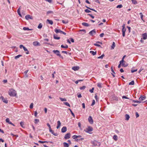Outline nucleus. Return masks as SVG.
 I'll use <instances>...</instances> for the list:
<instances>
[{"instance_id":"nucleus-30","label":"nucleus","mask_w":147,"mask_h":147,"mask_svg":"<svg viewBox=\"0 0 147 147\" xmlns=\"http://www.w3.org/2000/svg\"><path fill=\"white\" fill-rule=\"evenodd\" d=\"M47 21L48 22H49V23L51 25H52L53 24V22L51 20H50L48 19L47 20Z\"/></svg>"},{"instance_id":"nucleus-54","label":"nucleus","mask_w":147,"mask_h":147,"mask_svg":"<svg viewBox=\"0 0 147 147\" xmlns=\"http://www.w3.org/2000/svg\"><path fill=\"white\" fill-rule=\"evenodd\" d=\"M17 12L18 14L20 16L22 17V15H21V13H20V11L17 10Z\"/></svg>"},{"instance_id":"nucleus-22","label":"nucleus","mask_w":147,"mask_h":147,"mask_svg":"<svg viewBox=\"0 0 147 147\" xmlns=\"http://www.w3.org/2000/svg\"><path fill=\"white\" fill-rule=\"evenodd\" d=\"M130 100H132V102L134 103H140L141 102V101H139V100H133L131 99Z\"/></svg>"},{"instance_id":"nucleus-28","label":"nucleus","mask_w":147,"mask_h":147,"mask_svg":"<svg viewBox=\"0 0 147 147\" xmlns=\"http://www.w3.org/2000/svg\"><path fill=\"white\" fill-rule=\"evenodd\" d=\"M140 18L141 20L143 21V22H144V20H143V15L142 14V13H140Z\"/></svg>"},{"instance_id":"nucleus-62","label":"nucleus","mask_w":147,"mask_h":147,"mask_svg":"<svg viewBox=\"0 0 147 147\" xmlns=\"http://www.w3.org/2000/svg\"><path fill=\"white\" fill-rule=\"evenodd\" d=\"M20 125L23 127V126L24 125V123L23 122H22V121H21V122H20Z\"/></svg>"},{"instance_id":"nucleus-35","label":"nucleus","mask_w":147,"mask_h":147,"mask_svg":"<svg viewBox=\"0 0 147 147\" xmlns=\"http://www.w3.org/2000/svg\"><path fill=\"white\" fill-rule=\"evenodd\" d=\"M63 103H64V104L65 105H66V106H67L68 107H70V106L68 102H63Z\"/></svg>"},{"instance_id":"nucleus-1","label":"nucleus","mask_w":147,"mask_h":147,"mask_svg":"<svg viewBox=\"0 0 147 147\" xmlns=\"http://www.w3.org/2000/svg\"><path fill=\"white\" fill-rule=\"evenodd\" d=\"M8 94L11 96H15L16 95V91L13 89H10L8 92Z\"/></svg>"},{"instance_id":"nucleus-21","label":"nucleus","mask_w":147,"mask_h":147,"mask_svg":"<svg viewBox=\"0 0 147 147\" xmlns=\"http://www.w3.org/2000/svg\"><path fill=\"white\" fill-rule=\"evenodd\" d=\"M126 57V55H125L122 58V59L120 61V64H121V63H122L124 62V59Z\"/></svg>"},{"instance_id":"nucleus-17","label":"nucleus","mask_w":147,"mask_h":147,"mask_svg":"<svg viewBox=\"0 0 147 147\" xmlns=\"http://www.w3.org/2000/svg\"><path fill=\"white\" fill-rule=\"evenodd\" d=\"M72 69L76 71L78 70L79 69V67L78 66H74L72 67Z\"/></svg>"},{"instance_id":"nucleus-19","label":"nucleus","mask_w":147,"mask_h":147,"mask_svg":"<svg viewBox=\"0 0 147 147\" xmlns=\"http://www.w3.org/2000/svg\"><path fill=\"white\" fill-rule=\"evenodd\" d=\"M28 70H26L24 72V73L25 74V75L24 76V77L25 78H27L28 76V75L27 74V73L28 72Z\"/></svg>"},{"instance_id":"nucleus-40","label":"nucleus","mask_w":147,"mask_h":147,"mask_svg":"<svg viewBox=\"0 0 147 147\" xmlns=\"http://www.w3.org/2000/svg\"><path fill=\"white\" fill-rule=\"evenodd\" d=\"M113 100H116V101L118 100V98L116 96H114L113 97Z\"/></svg>"},{"instance_id":"nucleus-6","label":"nucleus","mask_w":147,"mask_h":147,"mask_svg":"<svg viewBox=\"0 0 147 147\" xmlns=\"http://www.w3.org/2000/svg\"><path fill=\"white\" fill-rule=\"evenodd\" d=\"M88 121L89 123L91 124H92L93 123V119L91 116H89L88 119Z\"/></svg>"},{"instance_id":"nucleus-60","label":"nucleus","mask_w":147,"mask_h":147,"mask_svg":"<svg viewBox=\"0 0 147 147\" xmlns=\"http://www.w3.org/2000/svg\"><path fill=\"white\" fill-rule=\"evenodd\" d=\"M111 71L114 74H115V72L113 70V66H112V67L111 68Z\"/></svg>"},{"instance_id":"nucleus-64","label":"nucleus","mask_w":147,"mask_h":147,"mask_svg":"<svg viewBox=\"0 0 147 147\" xmlns=\"http://www.w3.org/2000/svg\"><path fill=\"white\" fill-rule=\"evenodd\" d=\"M104 35V34L103 33H102L101 34H100V37H102Z\"/></svg>"},{"instance_id":"nucleus-32","label":"nucleus","mask_w":147,"mask_h":147,"mask_svg":"<svg viewBox=\"0 0 147 147\" xmlns=\"http://www.w3.org/2000/svg\"><path fill=\"white\" fill-rule=\"evenodd\" d=\"M61 47L62 48L67 49L68 48V46L67 45H66L65 46H64L63 45H61Z\"/></svg>"},{"instance_id":"nucleus-43","label":"nucleus","mask_w":147,"mask_h":147,"mask_svg":"<svg viewBox=\"0 0 147 147\" xmlns=\"http://www.w3.org/2000/svg\"><path fill=\"white\" fill-rule=\"evenodd\" d=\"M104 56H105V55L104 54H103L101 56L98 57L97 58L98 59H102L103 58V57H104Z\"/></svg>"},{"instance_id":"nucleus-5","label":"nucleus","mask_w":147,"mask_h":147,"mask_svg":"<svg viewBox=\"0 0 147 147\" xmlns=\"http://www.w3.org/2000/svg\"><path fill=\"white\" fill-rule=\"evenodd\" d=\"M93 130V129L92 128V127L89 126L86 129V132L87 133H89L90 132L92 131Z\"/></svg>"},{"instance_id":"nucleus-41","label":"nucleus","mask_w":147,"mask_h":147,"mask_svg":"<svg viewBox=\"0 0 147 147\" xmlns=\"http://www.w3.org/2000/svg\"><path fill=\"white\" fill-rule=\"evenodd\" d=\"M59 99L62 101H66L67 100L65 98H62L61 97H59Z\"/></svg>"},{"instance_id":"nucleus-4","label":"nucleus","mask_w":147,"mask_h":147,"mask_svg":"<svg viewBox=\"0 0 147 147\" xmlns=\"http://www.w3.org/2000/svg\"><path fill=\"white\" fill-rule=\"evenodd\" d=\"M91 143L93 146H97L98 144L99 145L100 144L99 142H98L97 141L95 140L92 142Z\"/></svg>"},{"instance_id":"nucleus-55","label":"nucleus","mask_w":147,"mask_h":147,"mask_svg":"<svg viewBox=\"0 0 147 147\" xmlns=\"http://www.w3.org/2000/svg\"><path fill=\"white\" fill-rule=\"evenodd\" d=\"M137 71V69H135L134 70H133L132 69L131 70V73H133L134 72L136 71Z\"/></svg>"},{"instance_id":"nucleus-34","label":"nucleus","mask_w":147,"mask_h":147,"mask_svg":"<svg viewBox=\"0 0 147 147\" xmlns=\"http://www.w3.org/2000/svg\"><path fill=\"white\" fill-rule=\"evenodd\" d=\"M54 38L56 39L59 40L60 39V37L56 36L55 34L53 35Z\"/></svg>"},{"instance_id":"nucleus-29","label":"nucleus","mask_w":147,"mask_h":147,"mask_svg":"<svg viewBox=\"0 0 147 147\" xmlns=\"http://www.w3.org/2000/svg\"><path fill=\"white\" fill-rule=\"evenodd\" d=\"M90 53L92 54L93 55H96V51L94 52L93 51H90Z\"/></svg>"},{"instance_id":"nucleus-36","label":"nucleus","mask_w":147,"mask_h":147,"mask_svg":"<svg viewBox=\"0 0 147 147\" xmlns=\"http://www.w3.org/2000/svg\"><path fill=\"white\" fill-rule=\"evenodd\" d=\"M113 139L115 141H116L117 140V135H114L113 136Z\"/></svg>"},{"instance_id":"nucleus-61","label":"nucleus","mask_w":147,"mask_h":147,"mask_svg":"<svg viewBox=\"0 0 147 147\" xmlns=\"http://www.w3.org/2000/svg\"><path fill=\"white\" fill-rule=\"evenodd\" d=\"M78 127H79L80 129H81V124L80 123L78 122Z\"/></svg>"},{"instance_id":"nucleus-16","label":"nucleus","mask_w":147,"mask_h":147,"mask_svg":"<svg viewBox=\"0 0 147 147\" xmlns=\"http://www.w3.org/2000/svg\"><path fill=\"white\" fill-rule=\"evenodd\" d=\"M49 131L51 132L53 135L55 136H57V133H55L54 131L51 128H50L49 129Z\"/></svg>"},{"instance_id":"nucleus-63","label":"nucleus","mask_w":147,"mask_h":147,"mask_svg":"<svg viewBox=\"0 0 147 147\" xmlns=\"http://www.w3.org/2000/svg\"><path fill=\"white\" fill-rule=\"evenodd\" d=\"M69 39H70L71 41L72 42H74V39L72 38H70Z\"/></svg>"},{"instance_id":"nucleus-57","label":"nucleus","mask_w":147,"mask_h":147,"mask_svg":"<svg viewBox=\"0 0 147 147\" xmlns=\"http://www.w3.org/2000/svg\"><path fill=\"white\" fill-rule=\"evenodd\" d=\"M62 22L63 24H66L68 23V21H65L64 20H62Z\"/></svg>"},{"instance_id":"nucleus-9","label":"nucleus","mask_w":147,"mask_h":147,"mask_svg":"<svg viewBox=\"0 0 147 147\" xmlns=\"http://www.w3.org/2000/svg\"><path fill=\"white\" fill-rule=\"evenodd\" d=\"M143 39L144 40H146L147 39V34L146 33H145L142 34Z\"/></svg>"},{"instance_id":"nucleus-23","label":"nucleus","mask_w":147,"mask_h":147,"mask_svg":"<svg viewBox=\"0 0 147 147\" xmlns=\"http://www.w3.org/2000/svg\"><path fill=\"white\" fill-rule=\"evenodd\" d=\"M82 25L85 26H89V24L86 22H83L82 24Z\"/></svg>"},{"instance_id":"nucleus-48","label":"nucleus","mask_w":147,"mask_h":147,"mask_svg":"<svg viewBox=\"0 0 147 147\" xmlns=\"http://www.w3.org/2000/svg\"><path fill=\"white\" fill-rule=\"evenodd\" d=\"M123 7V5H119L117 6L116 8H121Z\"/></svg>"},{"instance_id":"nucleus-56","label":"nucleus","mask_w":147,"mask_h":147,"mask_svg":"<svg viewBox=\"0 0 147 147\" xmlns=\"http://www.w3.org/2000/svg\"><path fill=\"white\" fill-rule=\"evenodd\" d=\"M94 89V88H93L91 89L89 91L90 92L92 93L93 92Z\"/></svg>"},{"instance_id":"nucleus-11","label":"nucleus","mask_w":147,"mask_h":147,"mask_svg":"<svg viewBox=\"0 0 147 147\" xmlns=\"http://www.w3.org/2000/svg\"><path fill=\"white\" fill-rule=\"evenodd\" d=\"M81 137L82 136H77L75 135L73 136L72 138L74 139L76 138L80 139L81 138H82Z\"/></svg>"},{"instance_id":"nucleus-49","label":"nucleus","mask_w":147,"mask_h":147,"mask_svg":"<svg viewBox=\"0 0 147 147\" xmlns=\"http://www.w3.org/2000/svg\"><path fill=\"white\" fill-rule=\"evenodd\" d=\"M95 102L94 100H92V103L91 105V106H93L95 104Z\"/></svg>"},{"instance_id":"nucleus-18","label":"nucleus","mask_w":147,"mask_h":147,"mask_svg":"<svg viewBox=\"0 0 147 147\" xmlns=\"http://www.w3.org/2000/svg\"><path fill=\"white\" fill-rule=\"evenodd\" d=\"M57 126L56 127L57 129H58V128H59L61 126V123L60 121H58L57 122Z\"/></svg>"},{"instance_id":"nucleus-44","label":"nucleus","mask_w":147,"mask_h":147,"mask_svg":"<svg viewBox=\"0 0 147 147\" xmlns=\"http://www.w3.org/2000/svg\"><path fill=\"white\" fill-rule=\"evenodd\" d=\"M68 109L69 110H70L71 113V115H72V116L74 117H75V115L74 114V113L72 112V111H71V110L70 109Z\"/></svg>"},{"instance_id":"nucleus-14","label":"nucleus","mask_w":147,"mask_h":147,"mask_svg":"<svg viewBox=\"0 0 147 147\" xmlns=\"http://www.w3.org/2000/svg\"><path fill=\"white\" fill-rule=\"evenodd\" d=\"M33 45L34 46H40V44L37 41H35L33 42Z\"/></svg>"},{"instance_id":"nucleus-12","label":"nucleus","mask_w":147,"mask_h":147,"mask_svg":"<svg viewBox=\"0 0 147 147\" xmlns=\"http://www.w3.org/2000/svg\"><path fill=\"white\" fill-rule=\"evenodd\" d=\"M67 127H63L61 129L62 132L63 133L67 131Z\"/></svg>"},{"instance_id":"nucleus-24","label":"nucleus","mask_w":147,"mask_h":147,"mask_svg":"<svg viewBox=\"0 0 147 147\" xmlns=\"http://www.w3.org/2000/svg\"><path fill=\"white\" fill-rule=\"evenodd\" d=\"M23 30H32V29H30L26 27H24L23 28Z\"/></svg>"},{"instance_id":"nucleus-31","label":"nucleus","mask_w":147,"mask_h":147,"mask_svg":"<svg viewBox=\"0 0 147 147\" xmlns=\"http://www.w3.org/2000/svg\"><path fill=\"white\" fill-rule=\"evenodd\" d=\"M115 47V43L114 42H113L111 48L112 49H113Z\"/></svg>"},{"instance_id":"nucleus-47","label":"nucleus","mask_w":147,"mask_h":147,"mask_svg":"<svg viewBox=\"0 0 147 147\" xmlns=\"http://www.w3.org/2000/svg\"><path fill=\"white\" fill-rule=\"evenodd\" d=\"M39 121V120L38 119H35V123H37Z\"/></svg>"},{"instance_id":"nucleus-8","label":"nucleus","mask_w":147,"mask_h":147,"mask_svg":"<svg viewBox=\"0 0 147 147\" xmlns=\"http://www.w3.org/2000/svg\"><path fill=\"white\" fill-rule=\"evenodd\" d=\"M70 134L69 133L66 134L64 136V138L65 139H67L70 138Z\"/></svg>"},{"instance_id":"nucleus-53","label":"nucleus","mask_w":147,"mask_h":147,"mask_svg":"<svg viewBox=\"0 0 147 147\" xmlns=\"http://www.w3.org/2000/svg\"><path fill=\"white\" fill-rule=\"evenodd\" d=\"M86 88V87L85 86H83L82 87H80V90H84V89Z\"/></svg>"},{"instance_id":"nucleus-59","label":"nucleus","mask_w":147,"mask_h":147,"mask_svg":"<svg viewBox=\"0 0 147 147\" xmlns=\"http://www.w3.org/2000/svg\"><path fill=\"white\" fill-rule=\"evenodd\" d=\"M88 15L90 16L92 19L94 18V16H93L92 14H88Z\"/></svg>"},{"instance_id":"nucleus-10","label":"nucleus","mask_w":147,"mask_h":147,"mask_svg":"<svg viewBox=\"0 0 147 147\" xmlns=\"http://www.w3.org/2000/svg\"><path fill=\"white\" fill-rule=\"evenodd\" d=\"M25 18L26 20H28L29 19H32V17L30 15H27L26 16H25Z\"/></svg>"},{"instance_id":"nucleus-37","label":"nucleus","mask_w":147,"mask_h":147,"mask_svg":"<svg viewBox=\"0 0 147 147\" xmlns=\"http://www.w3.org/2000/svg\"><path fill=\"white\" fill-rule=\"evenodd\" d=\"M42 26L41 23H40L38 26V28L39 29H41L42 27Z\"/></svg>"},{"instance_id":"nucleus-3","label":"nucleus","mask_w":147,"mask_h":147,"mask_svg":"<svg viewBox=\"0 0 147 147\" xmlns=\"http://www.w3.org/2000/svg\"><path fill=\"white\" fill-rule=\"evenodd\" d=\"M122 36H123L124 37L125 36V33L126 31V29L125 27V25L123 24L122 26Z\"/></svg>"},{"instance_id":"nucleus-2","label":"nucleus","mask_w":147,"mask_h":147,"mask_svg":"<svg viewBox=\"0 0 147 147\" xmlns=\"http://www.w3.org/2000/svg\"><path fill=\"white\" fill-rule=\"evenodd\" d=\"M53 52L55 54H56L57 56H59L62 59H63V57L61 56L60 54L59 51L57 50H54L53 51Z\"/></svg>"},{"instance_id":"nucleus-46","label":"nucleus","mask_w":147,"mask_h":147,"mask_svg":"<svg viewBox=\"0 0 147 147\" xmlns=\"http://www.w3.org/2000/svg\"><path fill=\"white\" fill-rule=\"evenodd\" d=\"M94 46H97V47H101V46H100V45H99L98 44V43H97V42H96V43H95V44H94Z\"/></svg>"},{"instance_id":"nucleus-7","label":"nucleus","mask_w":147,"mask_h":147,"mask_svg":"<svg viewBox=\"0 0 147 147\" xmlns=\"http://www.w3.org/2000/svg\"><path fill=\"white\" fill-rule=\"evenodd\" d=\"M96 31L94 29V30H91V31H90L89 32V34H90V35L92 36H93V35H94L96 34Z\"/></svg>"},{"instance_id":"nucleus-50","label":"nucleus","mask_w":147,"mask_h":147,"mask_svg":"<svg viewBox=\"0 0 147 147\" xmlns=\"http://www.w3.org/2000/svg\"><path fill=\"white\" fill-rule=\"evenodd\" d=\"M94 97H95L96 100L97 101H98V96H97V94H95V96Z\"/></svg>"},{"instance_id":"nucleus-51","label":"nucleus","mask_w":147,"mask_h":147,"mask_svg":"<svg viewBox=\"0 0 147 147\" xmlns=\"http://www.w3.org/2000/svg\"><path fill=\"white\" fill-rule=\"evenodd\" d=\"M85 11L87 13H90V12H91V11H90V10H89L88 9H85Z\"/></svg>"},{"instance_id":"nucleus-25","label":"nucleus","mask_w":147,"mask_h":147,"mask_svg":"<svg viewBox=\"0 0 147 147\" xmlns=\"http://www.w3.org/2000/svg\"><path fill=\"white\" fill-rule=\"evenodd\" d=\"M125 120H128L130 118V117H129V115L127 114H126L125 115Z\"/></svg>"},{"instance_id":"nucleus-52","label":"nucleus","mask_w":147,"mask_h":147,"mask_svg":"<svg viewBox=\"0 0 147 147\" xmlns=\"http://www.w3.org/2000/svg\"><path fill=\"white\" fill-rule=\"evenodd\" d=\"M132 1L134 4H136L137 3V2L136 0H131Z\"/></svg>"},{"instance_id":"nucleus-26","label":"nucleus","mask_w":147,"mask_h":147,"mask_svg":"<svg viewBox=\"0 0 147 147\" xmlns=\"http://www.w3.org/2000/svg\"><path fill=\"white\" fill-rule=\"evenodd\" d=\"M5 121L7 123H8L9 124H11V123H12L11 121H10L9 119V118H7L6 119Z\"/></svg>"},{"instance_id":"nucleus-45","label":"nucleus","mask_w":147,"mask_h":147,"mask_svg":"<svg viewBox=\"0 0 147 147\" xmlns=\"http://www.w3.org/2000/svg\"><path fill=\"white\" fill-rule=\"evenodd\" d=\"M3 101L6 103H7L8 102V101L7 100V98H4V100H2Z\"/></svg>"},{"instance_id":"nucleus-15","label":"nucleus","mask_w":147,"mask_h":147,"mask_svg":"<svg viewBox=\"0 0 147 147\" xmlns=\"http://www.w3.org/2000/svg\"><path fill=\"white\" fill-rule=\"evenodd\" d=\"M146 98V97L145 96H140L139 98V101H141L145 100Z\"/></svg>"},{"instance_id":"nucleus-13","label":"nucleus","mask_w":147,"mask_h":147,"mask_svg":"<svg viewBox=\"0 0 147 147\" xmlns=\"http://www.w3.org/2000/svg\"><path fill=\"white\" fill-rule=\"evenodd\" d=\"M121 64V65L123 67H126L128 65V64L124 61L123 63Z\"/></svg>"},{"instance_id":"nucleus-27","label":"nucleus","mask_w":147,"mask_h":147,"mask_svg":"<svg viewBox=\"0 0 147 147\" xmlns=\"http://www.w3.org/2000/svg\"><path fill=\"white\" fill-rule=\"evenodd\" d=\"M63 146L64 147H69L68 144L66 142H64L63 143Z\"/></svg>"},{"instance_id":"nucleus-20","label":"nucleus","mask_w":147,"mask_h":147,"mask_svg":"<svg viewBox=\"0 0 147 147\" xmlns=\"http://www.w3.org/2000/svg\"><path fill=\"white\" fill-rule=\"evenodd\" d=\"M55 32L56 33H60L61 34V31L60 30V29H57L56 28L55 30Z\"/></svg>"},{"instance_id":"nucleus-58","label":"nucleus","mask_w":147,"mask_h":147,"mask_svg":"<svg viewBox=\"0 0 147 147\" xmlns=\"http://www.w3.org/2000/svg\"><path fill=\"white\" fill-rule=\"evenodd\" d=\"M33 104L32 103H31L30 105V109H32L33 108Z\"/></svg>"},{"instance_id":"nucleus-33","label":"nucleus","mask_w":147,"mask_h":147,"mask_svg":"<svg viewBox=\"0 0 147 147\" xmlns=\"http://www.w3.org/2000/svg\"><path fill=\"white\" fill-rule=\"evenodd\" d=\"M22 56V55H19L16 56H15L14 57V59H17L18 58H19L20 57Z\"/></svg>"},{"instance_id":"nucleus-38","label":"nucleus","mask_w":147,"mask_h":147,"mask_svg":"<svg viewBox=\"0 0 147 147\" xmlns=\"http://www.w3.org/2000/svg\"><path fill=\"white\" fill-rule=\"evenodd\" d=\"M97 86L100 88H101L102 87V84L101 83H98L97 84Z\"/></svg>"},{"instance_id":"nucleus-39","label":"nucleus","mask_w":147,"mask_h":147,"mask_svg":"<svg viewBox=\"0 0 147 147\" xmlns=\"http://www.w3.org/2000/svg\"><path fill=\"white\" fill-rule=\"evenodd\" d=\"M134 81L132 80L131 82L129 83V85H134Z\"/></svg>"},{"instance_id":"nucleus-42","label":"nucleus","mask_w":147,"mask_h":147,"mask_svg":"<svg viewBox=\"0 0 147 147\" xmlns=\"http://www.w3.org/2000/svg\"><path fill=\"white\" fill-rule=\"evenodd\" d=\"M84 139V138H81L80 139H75V140L76 141H78L79 140H83Z\"/></svg>"}]
</instances>
